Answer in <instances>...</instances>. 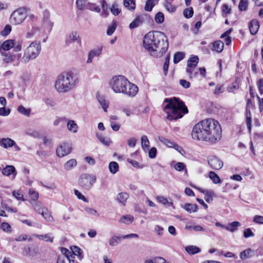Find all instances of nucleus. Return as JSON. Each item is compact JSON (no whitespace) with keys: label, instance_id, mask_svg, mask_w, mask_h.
<instances>
[{"label":"nucleus","instance_id":"obj_1","mask_svg":"<svg viewBox=\"0 0 263 263\" xmlns=\"http://www.w3.org/2000/svg\"><path fill=\"white\" fill-rule=\"evenodd\" d=\"M220 124L215 119L208 118L196 124L193 127L192 136L197 140L215 143L221 138Z\"/></svg>","mask_w":263,"mask_h":263},{"label":"nucleus","instance_id":"obj_2","mask_svg":"<svg viewBox=\"0 0 263 263\" xmlns=\"http://www.w3.org/2000/svg\"><path fill=\"white\" fill-rule=\"evenodd\" d=\"M143 44L151 55L155 58L162 57L168 47L166 35L159 31H152L146 33L144 36Z\"/></svg>","mask_w":263,"mask_h":263},{"label":"nucleus","instance_id":"obj_3","mask_svg":"<svg viewBox=\"0 0 263 263\" xmlns=\"http://www.w3.org/2000/svg\"><path fill=\"white\" fill-rule=\"evenodd\" d=\"M163 103V111L167 115L166 119L170 121L181 118L188 112V109L184 103L178 98H166Z\"/></svg>","mask_w":263,"mask_h":263},{"label":"nucleus","instance_id":"obj_4","mask_svg":"<svg viewBox=\"0 0 263 263\" xmlns=\"http://www.w3.org/2000/svg\"><path fill=\"white\" fill-rule=\"evenodd\" d=\"M109 86L114 92L130 97L135 96L138 91V87L123 76L113 77L109 81Z\"/></svg>","mask_w":263,"mask_h":263},{"label":"nucleus","instance_id":"obj_5","mask_svg":"<svg viewBox=\"0 0 263 263\" xmlns=\"http://www.w3.org/2000/svg\"><path fill=\"white\" fill-rule=\"evenodd\" d=\"M77 75L71 71L62 73L57 77L55 88L59 92H67L73 88L78 83Z\"/></svg>","mask_w":263,"mask_h":263},{"label":"nucleus","instance_id":"obj_6","mask_svg":"<svg viewBox=\"0 0 263 263\" xmlns=\"http://www.w3.org/2000/svg\"><path fill=\"white\" fill-rule=\"evenodd\" d=\"M41 49L39 43L32 42L25 50L24 55L21 60V62L26 63L29 60L35 59L39 54Z\"/></svg>","mask_w":263,"mask_h":263},{"label":"nucleus","instance_id":"obj_7","mask_svg":"<svg viewBox=\"0 0 263 263\" xmlns=\"http://www.w3.org/2000/svg\"><path fill=\"white\" fill-rule=\"evenodd\" d=\"M96 176L93 174H83L79 179V184L84 190H89L96 181Z\"/></svg>","mask_w":263,"mask_h":263},{"label":"nucleus","instance_id":"obj_8","mask_svg":"<svg viewBox=\"0 0 263 263\" xmlns=\"http://www.w3.org/2000/svg\"><path fill=\"white\" fill-rule=\"evenodd\" d=\"M26 16V10L24 8H18L12 13L10 18V22L15 25L21 24Z\"/></svg>","mask_w":263,"mask_h":263},{"label":"nucleus","instance_id":"obj_9","mask_svg":"<svg viewBox=\"0 0 263 263\" xmlns=\"http://www.w3.org/2000/svg\"><path fill=\"white\" fill-rule=\"evenodd\" d=\"M151 19L149 15L143 13L137 15L134 21L129 24V28L133 29L140 27L142 24L148 22Z\"/></svg>","mask_w":263,"mask_h":263},{"label":"nucleus","instance_id":"obj_10","mask_svg":"<svg viewBox=\"0 0 263 263\" xmlns=\"http://www.w3.org/2000/svg\"><path fill=\"white\" fill-rule=\"evenodd\" d=\"M72 150L70 144L63 142L61 143L57 148V155L59 157H63L69 154Z\"/></svg>","mask_w":263,"mask_h":263},{"label":"nucleus","instance_id":"obj_11","mask_svg":"<svg viewBox=\"0 0 263 263\" xmlns=\"http://www.w3.org/2000/svg\"><path fill=\"white\" fill-rule=\"evenodd\" d=\"M208 162L211 167L214 170H219L223 166V162L215 156L209 157Z\"/></svg>","mask_w":263,"mask_h":263},{"label":"nucleus","instance_id":"obj_12","mask_svg":"<svg viewBox=\"0 0 263 263\" xmlns=\"http://www.w3.org/2000/svg\"><path fill=\"white\" fill-rule=\"evenodd\" d=\"M2 173L3 175L9 176L11 174L13 175V178L17 174L15 168L13 165H7L2 170Z\"/></svg>","mask_w":263,"mask_h":263},{"label":"nucleus","instance_id":"obj_13","mask_svg":"<svg viewBox=\"0 0 263 263\" xmlns=\"http://www.w3.org/2000/svg\"><path fill=\"white\" fill-rule=\"evenodd\" d=\"M259 22L257 20H252L249 23V28L251 34H255L259 29Z\"/></svg>","mask_w":263,"mask_h":263},{"label":"nucleus","instance_id":"obj_14","mask_svg":"<svg viewBox=\"0 0 263 263\" xmlns=\"http://www.w3.org/2000/svg\"><path fill=\"white\" fill-rule=\"evenodd\" d=\"M14 143V141L9 138H3L0 139V146L5 149L11 147Z\"/></svg>","mask_w":263,"mask_h":263},{"label":"nucleus","instance_id":"obj_15","mask_svg":"<svg viewBox=\"0 0 263 263\" xmlns=\"http://www.w3.org/2000/svg\"><path fill=\"white\" fill-rule=\"evenodd\" d=\"M71 249V259H73L77 256L79 260H81L83 256L82 254V251L80 248L77 246H73Z\"/></svg>","mask_w":263,"mask_h":263},{"label":"nucleus","instance_id":"obj_16","mask_svg":"<svg viewBox=\"0 0 263 263\" xmlns=\"http://www.w3.org/2000/svg\"><path fill=\"white\" fill-rule=\"evenodd\" d=\"M102 52V49L100 48L90 50L88 55V59L87 60V63H91L92 62V60L95 57H99Z\"/></svg>","mask_w":263,"mask_h":263},{"label":"nucleus","instance_id":"obj_17","mask_svg":"<svg viewBox=\"0 0 263 263\" xmlns=\"http://www.w3.org/2000/svg\"><path fill=\"white\" fill-rule=\"evenodd\" d=\"M129 198V195L126 192L119 193L117 195L116 199L119 203L122 205L125 206L126 203V201Z\"/></svg>","mask_w":263,"mask_h":263},{"label":"nucleus","instance_id":"obj_18","mask_svg":"<svg viewBox=\"0 0 263 263\" xmlns=\"http://www.w3.org/2000/svg\"><path fill=\"white\" fill-rule=\"evenodd\" d=\"M43 21L44 23H49V32H50L53 27V23L51 22L50 21V13L47 10H45L43 12Z\"/></svg>","mask_w":263,"mask_h":263},{"label":"nucleus","instance_id":"obj_19","mask_svg":"<svg viewBox=\"0 0 263 263\" xmlns=\"http://www.w3.org/2000/svg\"><path fill=\"white\" fill-rule=\"evenodd\" d=\"M186 72L190 79L196 77L198 74V70L196 68V67H186Z\"/></svg>","mask_w":263,"mask_h":263},{"label":"nucleus","instance_id":"obj_20","mask_svg":"<svg viewBox=\"0 0 263 263\" xmlns=\"http://www.w3.org/2000/svg\"><path fill=\"white\" fill-rule=\"evenodd\" d=\"M224 44L221 41H217L213 43V50L217 52H221L223 49Z\"/></svg>","mask_w":263,"mask_h":263},{"label":"nucleus","instance_id":"obj_21","mask_svg":"<svg viewBox=\"0 0 263 263\" xmlns=\"http://www.w3.org/2000/svg\"><path fill=\"white\" fill-rule=\"evenodd\" d=\"M77 165V161L74 159H71L67 161L64 164V168L67 171H70Z\"/></svg>","mask_w":263,"mask_h":263},{"label":"nucleus","instance_id":"obj_22","mask_svg":"<svg viewBox=\"0 0 263 263\" xmlns=\"http://www.w3.org/2000/svg\"><path fill=\"white\" fill-rule=\"evenodd\" d=\"M185 251L190 255H194L200 252V249L195 246H189L185 247Z\"/></svg>","mask_w":263,"mask_h":263},{"label":"nucleus","instance_id":"obj_23","mask_svg":"<svg viewBox=\"0 0 263 263\" xmlns=\"http://www.w3.org/2000/svg\"><path fill=\"white\" fill-rule=\"evenodd\" d=\"M14 45L15 43L13 40H8L4 42L2 44V49L4 50L8 51L10 48H12Z\"/></svg>","mask_w":263,"mask_h":263},{"label":"nucleus","instance_id":"obj_24","mask_svg":"<svg viewBox=\"0 0 263 263\" xmlns=\"http://www.w3.org/2000/svg\"><path fill=\"white\" fill-rule=\"evenodd\" d=\"M199 60L198 57L193 56L187 60V67H197Z\"/></svg>","mask_w":263,"mask_h":263},{"label":"nucleus","instance_id":"obj_25","mask_svg":"<svg viewBox=\"0 0 263 263\" xmlns=\"http://www.w3.org/2000/svg\"><path fill=\"white\" fill-rule=\"evenodd\" d=\"M241 224L238 221H233L231 223H230L228 226L226 227V230L228 231L233 232L237 230V228L238 227L240 226Z\"/></svg>","mask_w":263,"mask_h":263},{"label":"nucleus","instance_id":"obj_26","mask_svg":"<svg viewBox=\"0 0 263 263\" xmlns=\"http://www.w3.org/2000/svg\"><path fill=\"white\" fill-rule=\"evenodd\" d=\"M67 128L73 133H76L78 131V126L73 120H69L67 124Z\"/></svg>","mask_w":263,"mask_h":263},{"label":"nucleus","instance_id":"obj_27","mask_svg":"<svg viewBox=\"0 0 263 263\" xmlns=\"http://www.w3.org/2000/svg\"><path fill=\"white\" fill-rule=\"evenodd\" d=\"M183 208L187 212L192 213L197 211L198 209V206L196 204H193L191 203H185L184 205Z\"/></svg>","mask_w":263,"mask_h":263},{"label":"nucleus","instance_id":"obj_28","mask_svg":"<svg viewBox=\"0 0 263 263\" xmlns=\"http://www.w3.org/2000/svg\"><path fill=\"white\" fill-rule=\"evenodd\" d=\"M123 5L129 10H134L136 8V4L134 0H124Z\"/></svg>","mask_w":263,"mask_h":263},{"label":"nucleus","instance_id":"obj_29","mask_svg":"<svg viewBox=\"0 0 263 263\" xmlns=\"http://www.w3.org/2000/svg\"><path fill=\"white\" fill-rule=\"evenodd\" d=\"M253 250L251 249H246L240 253V258L242 260L246 259L247 258H250L252 256V255L251 254L252 253H253Z\"/></svg>","mask_w":263,"mask_h":263},{"label":"nucleus","instance_id":"obj_30","mask_svg":"<svg viewBox=\"0 0 263 263\" xmlns=\"http://www.w3.org/2000/svg\"><path fill=\"white\" fill-rule=\"evenodd\" d=\"M108 168L110 172L112 174H115L119 171V166L117 162L111 161L109 164Z\"/></svg>","mask_w":263,"mask_h":263},{"label":"nucleus","instance_id":"obj_31","mask_svg":"<svg viewBox=\"0 0 263 263\" xmlns=\"http://www.w3.org/2000/svg\"><path fill=\"white\" fill-rule=\"evenodd\" d=\"M121 240V237L114 235L109 240V245L110 246H116L118 245Z\"/></svg>","mask_w":263,"mask_h":263},{"label":"nucleus","instance_id":"obj_32","mask_svg":"<svg viewBox=\"0 0 263 263\" xmlns=\"http://www.w3.org/2000/svg\"><path fill=\"white\" fill-rule=\"evenodd\" d=\"M209 177L214 184L220 183L221 182L220 178L214 172L211 171L209 173Z\"/></svg>","mask_w":263,"mask_h":263},{"label":"nucleus","instance_id":"obj_33","mask_svg":"<svg viewBox=\"0 0 263 263\" xmlns=\"http://www.w3.org/2000/svg\"><path fill=\"white\" fill-rule=\"evenodd\" d=\"M74 262L73 259L69 258L68 256H59L57 260V263H71Z\"/></svg>","mask_w":263,"mask_h":263},{"label":"nucleus","instance_id":"obj_34","mask_svg":"<svg viewBox=\"0 0 263 263\" xmlns=\"http://www.w3.org/2000/svg\"><path fill=\"white\" fill-rule=\"evenodd\" d=\"M97 137L99 140L105 146H109L111 143V141L109 138L103 137L101 134H97Z\"/></svg>","mask_w":263,"mask_h":263},{"label":"nucleus","instance_id":"obj_35","mask_svg":"<svg viewBox=\"0 0 263 263\" xmlns=\"http://www.w3.org/2000/svg\"><path fill=\"white\" fill-rule=\"evenodd\" d=\"M85 8L97 12H100L101 11L100 7L95 3H87Z\"/></svg>","mask_w":263,"mask_h":263},{"label":"nucleus","instance_id":"obj_36","mask_svg":"<svg viewBox=\"0 0 263 263\" xmlns=\"http://www.w3.org/2000/svg\"><path fill=\"white\" fill-rule=\"evenodd\" d=\"M134 220V217L130 215H124L121 217L120 222L126 224L131 223Z\"/></svg>","mask_w":263,"mask_h":263},{"label":"nucleus","instance_id":"obj_37","mask_svg":"<svg viewBox=\"0 0 263 263\" xmlns=\"http://www.w3.org/2000/svg\"><path fill=\"white\" fill-rule=\"evenodd\" d=\"M141 146L144 151L148 149L149 142L147 137L145 135L142 136L141 137Z\"/></svg>","mask_w":263,"mask_h":263},{"label":"nucleus","instance_id":"obj_38","mask_svg":"<svg viewBox=\"0 0 263 263\" xmlns=\"http://www.w3.org/2000/svg\"><path fill=\"white\" fill-rule=\"evenodd\" d=\"M97 99L105 112L107 111L108 103L102 97L99 96Z\"/></svg>","mask_w":263,"mask_h":263},{"label":"nucleus","instance_id":"obj_39","mask_svg":"<svg viewBox=\"0 0 263 263\" xmlns=\"http://www.w3.org/2000/svg\"><path fill=\"white\" fill-rule=\"evenodd\" d=\"M159 139L160 142H161L162 143L164 144L165 145L169 147H174V146H175V144H176L175 142L163 137H159Z\"/></svg>","mask_w":263,"mask_h":263},{"label":"nucleus","instance_id":"obj_40","mask_svg":"<svg viewBox=\"0 0 263 263\" xmlns=\"http://www.w3.org/2000/svg\"><path fill=\"white\" fill-rule=\"evenodd\" d=\"M17 111L20 114L27 117H29L31 112V109L30 108H26L23 105H20L18 107Z\"/></svg>","mask_w":263,"mask_h":263},{"label":"nucleus","instance_id":"obj_41","mask_svg":"<svg viewBox=\"0 0 263 263\" xmlns=\"http://www.w3.org/2000/svg\"><path fill=\"white\" fill-rule=\"evenodd\" d=\"M184 58V54L182 52H177L174 55L173 62L177 64Z\"/></svg>","mask_w":263,"mask_h":263},{"label":"nucleus","instance_id":"obj_42","mask_svg":"<svg viewBox=\"0 0 263 263\" xmlns=\"http://www.w3.org/2000/svg\"><path fill=\"white\" fill-rule=\"evenodd\" d=\"M110 11L114 15H118L120 12L121 10L118 8V5L117 3L114 2L110 8Z\"/></svg>","mask_w":263,"mask_h":263},{"label":"nucleus","instance_id":"obj_43","mask_svg":"<svg viewBox=\"0 0 263 263\" xmlns=\"http://www.w3.org/2000/svg\"><path fill=\"white\" fill-rule=\"evenodd\" d=\"M183 15L186 18H191L193 16L194 11L192 7L185 8L183 11Z\"/></svg>","mask_w":263,"mask_h":263},{"label":"nucleus","instance_id":"obj_44","mask_svg":"<svg viewBox=\"0 0 263 263\" xmlns=\"http://www.w3.org/2000/svg\"><path fill=\"white\" fill-rule=\"evenodd\" d=\"M248 6V2L247 0H240L238 8L240 11H246Z\"/></svg>","mask_w":263,"mask_h":263},{"label":"nucleus","instance_id":"obj_45","mask_svg":"<svg viewBox=\"0 0 263 263\" xmlns=\"http://www.w3.org/2000/svg\"><path fill=\"white\" fill-rule=\"evenodd\" d=\"M155 5V3H153L152 0H147L144 7V9L145 11L148 12L151 11Z\"/></svg>","mask_w":263,"mask_h":263},{"label":"nucleus","instance_id":"obj_46","mask_svg":"<svg viewBox=\"0 0 263 263\" xmlns=\"http://www.w3.org/2000/svg\"><path fill=\"white\" fill-rule=\"evenodd\" d=\"M157 199L158 201L162 203L163 205H168V206H172L173 205V203L171 202H168L167 199L162 196H158L157 197Z\"/></svg>","mask_w":263,"mask_h":263},{"label":"nucleus","instance_id":"obj_47","mask_svg":"<svg viewBox=\"0 0 263 263\" xmlns=\"http://www.w3.org/2000/svg\"><path fill=\"white\" fill-rule=\"evenodd\" d=\"M1 229L7 233H10L11 232V226L7 222H3L1 225Z\"/></svg>","mask_w":263,"mask_h":263},{"label":"nucleus","instance_id":"obj_48","mask_svg":"<svg viewBox=\"0 0 263 263\" xmlns=\"http://www.w3.org/2000/svg\"><path fill=\"white\" fill-rule=\"evenodd\" d=\"M155 21L159 24H161L164 22V16L162 12H159L155 15Z\"/></svg>","mask_w":263,"mask_h":263},{"label":"nucleus","instance_id":"obj_49","mask_svg":"<svg viewBox=\"0 0 263 263\" xmlns=\"http://www.w3.org/2000/svg\"><path fill=\"white\" fill-rule=\"evenodd\" d=\"M87 0H77L76 5L78 8L80 10H83L86 5Z\"/></svg>","mask_w":263,"mask_h":263},{"label":"nucleus","instance_id":"obj_50","mask_svg":"<svg viewBox=\"0 0 263 263\" xmlns=\"http://www.w3.org/2000/svg\"><path fill=\"white\" fill-rule=\"evenodd\" d=\"M185 228L187 230L194 231H204V229L200 226H186Z\"/></svg>","mask_w":263,"mask_h":263},{"label":"nucleus","instance_id":"obj_51","mask_svg":"<svg viewBox=\"0 0 263 263\" xmlns=\"http://www.w3.org/2000/svg\"><path fill=\"white\" fill-rule=\"evenodd\" d=\"M170 55L168 54L165 59V62L163 65V69L164 72V74L166 76L167 73L168 66H169Z\"/></svg>","mask_w":263,"mask_h":263},{"label":"nucleus","instance_id":"obj_52","mask_svg":"<svg viewBox=\"0 0 263 263\" xmlns=\"http://www.w3.org/2000/svg\"><path fill=\"white\" fill-rule=\"evenodd\" d=\"M165 259L162 257H156L152 260H147L145 263H164Z\"/></svg>","mask_w":263,"mask_h":263},{"label":"nucleus","instance_id":"obj_53","mask_svg":"<svg viewBox=\"0 0 263 263\" xmlns=\"http://www.w3.org/2000/svg\"><path fill=\"white\" fill-rule=\"evenodd\" d=\"M116 28V22H112L111 26H109L107 28L106 33L108 35H111L115 31Z\"/></svg>","mask_w":263,"mask_h":263},{"label":"nucleus","instance_id":"obj_54","mask_svg":"<svg viewBox=\"0 0 263 263\" xmlns=\"http://www.w3.org/2000/svg\"><path fill=\"white\" fill-rule=\"evenodd\" d=\"M34 209L39 214H42L44 211H47V209L42 206L41 204L39 203H36L34 205Z\"/></svg>","mask_w":263,"mask_h":263},{"label":"nucleus","instance_id":"obj_55","mask_svg":"<svg viewBox=\"0 0 263 263\" xmlns=\"http://www.w3.org/2000/svg\"><path fill=\"white\" fill-rule=\"evenodd\" d=\"M43 217L47 221L49 222H52L53 220V217L50 214V213H48V210H47V211H44L41 214Z\"/></svg>","mask_w":263,"mask_h":263},{"label":"nucleus","instance_id":"obj_56","mask_svg":"<svg viewBox=\"0 0 263 263\" xmlns=\"http://www.w3.org/2000/svg\"><path fill=\"white\" fill-rule=\"evenodd\" d=\"M29 195L31 199L33 200H36L39 198V194L32 189L29 191Z\"/></svg>","mask_w":263,"mask_h":263},{"label":"nucleus","instance_id":"obj_57","mask_svg":"<svg viewBox=\"0 0 263 263\" xmlns=\"http://www.w3.org/2000/svg\"><path fill=\"white\" fill-rule=\"evenodd\" d=\"M11 112V110L9 108H6L5 106L0 108V116H7Z\"/></svg>","mask_w":263,"mask_h":263},{"label":"nucleus","instance_id":"obj_58","mask_svg":"<svg viewBox=\"0 0 263 263\" xmlns=\"http://www.w3.org/2000/svg\"><path fill=\"white\" fill-rule=\"evenodd\" d=\"M165 7L166 10L170 12H174L176 10V7L168 2L165 3Z\"/></svg>","mask_w":263,"mask_h":263},{"label":"nucleus","instance_id":"obj_59","mask_svg":"<svg viewBox=\"0 0 263 263\" xmlns=\"http://www.w3.org/2000/svg\"><path fill=\"white\" fill-rule=\"evenodd\" d=\"M11 30V27L9 25H7L5 27L4 29L2 31H1V34L2 36H6L10 33Z\"/></svg>","mask_w":263,"mask_h":263},{"label":"nucleus","instance_id":"obj_60","mask_svg":"<svg viewBox=\"0 0 263 263\" xmlns=\"http://www.w3.org/2000/svg\"><path fill=\"white\" fill-rule=\"evenodd\" d=\"M16 241H21L26 240H28L29 241H31L32 240V238L31 237H29L27 235L23 234L20 235L18 237L15 239Z\"/></svg>","mask_w":263,"mask_h":263},{"label":"nucleus","instance_id":"obj_61","mask_svg":"<svg viewBox=\"0 0 263 263\" xmlns=\"http://www.w3.org/2000/svg\"><path fill=\"white\" fill-rule=\"evenodd\" d=\"M74 193L79 199H81L85 202H88L85 197L82 195L78 190H74Z\"/></svg>","mask_w":263,"mask_h":263},{"label":"nucleus","instance_id":"obj_62","mask_svg":"<svg viewBox=\"0 0 263 263\" xmlns=\"http://www.w3.org/2000/svg\"><path fill=\"white\" fill-rule=\"evenodd\" d=\"M4 61L6 63H10L13 60V55L9 53H5L4 54Z\"/></svg>","mask_w":263,"mask_h":263},{"label":"nucleus","instance_id":"obj_63","mask_svg":"<svg viewBox=\"0 0 263 263\" xmlns=\"http://www.w3.org/2000/svg\"><path fill=\"white\" fill-rule=\"evenodd\" d=\"M254 234L253 233L250 228H247L243 231V237L245 238H248L250 237L254 236Z\"/></svg>","mask_w":263,"mask_h":263},{"label":"nucleus","instance_id":"obj_64","mask_svg":"<svg viewBox=\"0 0 263 263\" xmlns=\"http://www.w3.org/2000/svg\"><path fill=\"white\" fill-rule=\"evenodd\" d=\"M174 168L178 171H181L185 168V165L182 162H177L175 165Z\"/></svg>","mask_w":263,"mask_h":263}]
</instances>
